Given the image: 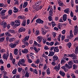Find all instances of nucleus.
<instances>
[{
    "label": "nucleus",
    "instance_id": "38",
    "mask_svg": "<svg viewBox=\"0 0 78 78\" xmlns=\"http://www.w3.org/2000/svg\"><path fill=\"white\" fill-rule=\"evenodd\" d=\"M18 17L19 19H25V17L24 16H19Z\"/></svg>",
    "mask_w": 78,
    "mask_h": 78
},
{
    "label": "nucleus",
    "instance_id": "7",
    "mask_svg": "<svg viewBox=\"0 0 78 78\" xmlns=\"http://www.w3.org/2000/svg\"><path fill=\"white\" fill-rule=\"evenodd\" d=\"M60 64H58L57 66H56L54 68V69H56V71H59V70L60 69Z\"/></svg>",
    "mask_w": 78,
    "mask_h": 78
},
{
    "label": "nucleus",
    "instance_id": "21",
    "mask_svg": "<svg viewBox=\"0 0 78 78\" xmlns=\"http://www.w3.org/2000/svg\"><path fill=\"white\" fill-rule=\"evenodd\" d=\"M19 52V51H18V49H15L14 50V54L15 55H17V54Z\"/></svg>",
    "mask_w": 78,
    "mask_h": 78
},
{
    "label": "nucleus",
    "instance_id": "14",
    "mask_svg": "<svg viewBox=\"0 0 78 78\" xmlns=\"http://www.w3.org/2000/svg\"><path fill=\"white\" fill-rule=\"evenodd\" d=\"M54 52H59V50L58 48V47H54Z\"/></svg>",
    "mask_w": 78,
    "mask_h": 78
},
{
    "label": "nucleus",
    "instance_id": "3",
    "mask_svg": "<svg viewBox=\"0 0 78 78\" xmlns=\"http://www.w3.org/2000/svg\"><path fill=\"white\" fill-rule=\"evenodd\" d=\"M29 37H30L29 36H27L26 37H25L23 40V41L24 43V44L25 45H26V46H28V42L27 41H28V39H29Z\"/></svg>",
    "mask_w": 78,
    "mask_h": 78
},
{
    "label": "nucleus",
    "instance_id": "8",
    "mask_svg": "<svg viewBox=\"0 0 78 78\" xmlns=\"http://www.w3.org/2000/svg\"><path fill=\"white\" fill-rule=\"evenodd\" d=\"M15 23L18 24L19 23V24H15V27H18L20 25V21L17 20L15 21Z\"/></svg>",
    "mask_w": 78,
    "mask_h": 78
},
{
    "label": "nucleus",
    "instance_id": "43",
    "mask_svg": "<svg viewBox=\"0 0 78 78\" xmlns=\"http://www.w3.org/2000/svg\"><path fill=\"white\" fill-rule=\"evenodd\" d=\"M62 24L61 23H59L58 24V27L59 29H61V27L62 25Z\"/></svg>",
    "mask_w": 78,
    "mask_h": 78
},
{
    "label": "nucleus",
    "instance_id": "64",
    "mask_svg": "<svg viewBox=\"0 0 78 78\" xmlns=\"http://www.w3.org/2000/svg\"><path fill=\"white\" fill-rule=\"evenodd\" d=\"M34 73H35V74H37V70L36 69H34Z\"/></svg>",
    "mask_w": 78,
    "mask_h": 78
},
{
    "label": "nucleus",
    "instance_id": "41",
    "mask_svg": "<svg viewBox=\"0 0 78 78\" xmlns=\"http://www.w3.org/2000/svg\"><path fill=\"white\" fill-rule=\"evenodd\" d=\"M5 37H2L0 38V42H3L4 41V40H5Z\"/></svg>",
    "mask_w": 78,
    "mask_h": 78
},
{
    "label": "nucleus",
    "instance_id": "33",
    "mask_svg": "<svg viewBox=\"0 0 78 78\" xmlns=\"http://www.w3.org/2000/svg\"><path fill=\"white\" fill-rule=\"evenodd\" d=\"M67 45L68 46V48H70L71 47V46H72V43H71L70 42H69L67 44Z\"/></svg>",
    "mask_w": 78,
    "mask_h": 78
},
{
    "label": "nucleus",
    "instance_id": "36",
    "mask_svg": "<svg viewBox=\"0 0 78 78\" xmlns=\"http://www.w3.org/2000/svg\"><path fill=\"white\" fill-rule=\"evenodd\" d=\"M41 2H40V1H37L35 3V5L36 6H38V5H40V4H41Z\"/></svg>",
    "mask_w": 78,
    "mask_h": 78
},
{
    "label": "nucleus",
    "instance_id": "10",
    "mask_svg": "<svg viewBox=\"0 0 78 78\" xmlns=\"http://www.w3.org/2000/svg\"><path fill=\"white\" fill-rule=\"evenodd\" d=\"M36 22H37V23H38L42 24L43 23H44V21H43L42 20H41L40 19L37 20Z\"/></svg>",
    "mask_w": 78,
    "mask_h": 78
},
{
    "label": "nucleus",
    "instance_id": "51",
    "mask_svg": "<svg viewBox=\"0 0 78 78\" xmlns=\"http://www.w3.org/2000/svg\"><path fill=\"white\" fill-rule=\"evenodd\" d=\"M48 19H49V21H51L52 20V17L51 16H49L48 17Z\"/></svg>",
    "mask_w": 78,
    "mask_h": 78
},
{
    "label": "nucleus",
    "instance_id": "42",
    "mask_svg": "<svg viewBox=\"0 0 78 78\" xmlns=\"http://www.w3.org/2000/svg\"><path fill=\"white\" fill-rule=\"evenodd\" d=\"M37 15H35L34 18L33 19V20L31 21V23H32V22H33V21H34V20L36 19H37Z\"/></svg>",
    "mask_w": 78,
    "mask_h": 78
},
{
    "label": "nucleus",
    "instance_id": "2",
    "mask_svg": "<svg viewBox=\"0 0 78 78\" xmlns=\"http://www.w3.org/2000/svg\"><path fill=\"white\" fill-rule=\"evenodd\" d=\"M72 65H73V62H72V61H71L68 62V65L66 64L65 65V67L66 69L68 68L69 69L72 67Z\"/></svg>",
    "mask_w": 78,
    "mask_h": 78
},
{
    "label": "nucleus",
    "instance_id": "17",
    "mask_svg": "<svg viewBox=\"0 0 78 78\" xmlns=\"http://www.w3.org/2000/svg\"><path fill=\"white\" fill-rule=\"evenodd\" d=\"M66 62V58L65 57H63L61 61V63H62L63 64H64L65 62Z\"/></svg>",
    "mask_w": 78,
    "mask_h": 78
},
{
    "label": "nucleus",
    "instance_id": "18",
    "mask_svg": "<svg viewBox=\"0 0 78 78\" xmlns=\"http://www.w3.org/2000/svg\"><path fill=\"white\" fill-rule=\"evenodd\" d=\"M63 20L64 22H65L67 20V15L66 14H64L63 15Z\"/></svg>",
    "mask_w": 78,
    "mask_h": 78
},
{
    "label": "nucleus",
    "instance_id": "24",
    "mask_svg": "<svg viewBox=\"0 0 78 78\" xmlns=\"http://www.w3.org/2000/svg\"><path fill=\"white\" fill-rule=\"evenodd\" d=\"M13 9L14 10L13 11L14 12L16 13V12H18V11H19V9L16 8V7H13Z\"/></svg>",
    "mask_w": 78,
    "mask_h": 78
},
{
    "label": "nucleus",
    "instance_id": "45",
    "mask_svg": "<svg viewBox=\"0 0 78 78\" xmlns=\"http://www.w3.org/2000/svg\"><path fill=\"white\" fill-rule=\"evenodd\" d=\"M69 9H66L64 10V12L68 14L69 13Z\"/></svg>",
    "mask_w": 78,
    "mask_h": 78
},
{
    "label": "nucleus",
    "instance_id": "5",
    "mask_svg": "<svg viewBox=\"0 0 78 78\" xmlns=\"http://www.w3.org/2000/svg\"><path fill=\"white\" fill-rule=\"evenodd\" d=\"M73 33L74 34V35H76L77 34H78V29L77 26H76L75 29L74 30Z\"/></svg>",
    "mask_w": 78,
    "mask_h": 78
},
{
    "label": "nucleus",
    "instance_id": "4",
    "mask_svg": "<svg viewBox=\"0 0 78 78\" xmlns=\"http://www.w3.org/2000/svg\"><path fill=\"white\" fill-rule=\"evenodd\" d=\"M9 56V51L7 50V54H4L3 55V58L4 59H5L6 60H7V59H8V58Z\"/></svg>",
    "mask_w": 78,
    "mask_h": 78
},
{
    "label": "nucleus",
    "instance_id": "31",
    "mask_svg": "<svg viewBox=\"0 0 78 78\" xmlns=\"http://www.w3.org/2000/svg\"><path fill=\"white\" fill-rule=\"evenodd\" d=\"M61 68L62 69H64V70L65 71V72H67V71H68V69L67 68H66L65 66L62 67Z\"/></svg>",
    "mask_w": 78,
    "mask_h": 78
},
{
    "label": "nucleus",
    "instance_id": "34",
    "mask_svg": "<svg viewBox=\"0 0 78 78\" xmlns=\"http://www.w3.org/2000/svg\"><path fill=\"white\" fill-rule=\"evenodd\" d=\"M72 55V54H65L64 55V57H70L71 58V56Z\"/></svg>",
    "mask_w": 78,
    "mask_h": 78
},
{
    "label": "nucleus",
    "instance_id": "20",
    "mask_svg": "<svg viewBox=\"0 0 78 78\" xmlns=\"http://www.w3.org/2000/svg\"><path fill=\"white\" fill-rule=\"evenodd\" d=\"M21 51L22 53H27L28 52V50L27 49L25 48L24 50H23Z\"/></svg>",
    "mask_w": 78,
    "mask_h": 78
},
{
    "label": "nucleus",
    "instance_id": "27",
    "mask_svg": "<svg viewBox=\"0 0 78 78\" xmlns=\"http://www.w3.org/2000/svg\"><path fill=\"white\" fill-rule=\"evenodd\" d=\"M6 12V10H2L1 12V14L2 15H3V14L5 15V12Z\"/></svg>",
    "mask_w": 78,
    "mask_h": 78
},
{
    "label": "nucleus",
    "instance_id": "46",
    "mask_svg": "<svg viewBox=\"0 0 78 78\" xmlns=\"http://www.w3.org/2000/svg\"><path fill=\"white\" fill-rule=\"evenodd\" d=\"M71 76L72 78H75V74L73 73H72L71 74Z\"/></svg>",
    "mask_w": 78,
    "mask_h": 78
},
{
    "label": "nucleus",
    "instance_id": "57",
    "mask_svg": "<svg viewBox=\"0 0 78 78\" xmlns=\"http://www.w3.org/2000/svg\"><path fill=\"white\" fill-rule=\"evenodd\" d=\"M31 66H32V67H36V68H37V66H35V65L34 64H32Z\"/></svg>",
    "mask_w": 78,
    "mask_h": 78
},
{
    "label": "nucleus",
    "instance_id": "29",
    "mask_svg": "<svg viewBox=\"0 0 78 78\" xmlns=\"http://www.w3.org/2000/svg\"><path fill=\"white\" fill-rule=\"evenodd\" d=\"M2 25L3 26V27L4 28H5L6 27H7V24H6V23L4 22L2 24Z\"/></svg>",
    "mask_w": 78,
    "mask_h": 78
},
{
    "label": "nucleus",
    "instance_id": "9",
    "mask_svg": "<svg viewBox=\"0 0 78 78\" xmlns=\"http://www.w3.org/2000/svg\"><path fill=\"white\" fill-rule=\"evenodd\" d=\"M42 39H43V37L39 36L37 37V41H38L39 43H41L42 40Z\"/></svg>",
    "mask_w": 78,
    "mask_h": 78
},
{
    "label": "nucleus",
    "instance_id": "52",
    "mask_svg": "<svg viewBox=\"0 0 78 78\" xmlns=\"http://www.w3.org/2000/svg\"><path fill=\"white\" fill-rule=\"evenodd\" d=\"M34 9H35L37 11H38V10L39 9V7L36 6V7H35L34 8Z\"/></svg>",
    "mask_w": 78,
    "mask_h": 78
},
{
    "label": "nucleus",
    "instance_id": "53",
    "mask_svg": "<svg viewBox=\"0 0 78 78\" xmlns=\"http://www.w3.org/2000/svg\"><path fill=\"white\" fill-rule=\"evenodd\" d=\"M2 16L1 17V18L2 19H5V14L2 15Z\"/></svg>",
    "mask_w": 78,
    "mask_h": 78
},
{
    "label": "nucleus",
    "instance_id": "25",
    "mask_svg": "<svg viewBox=\"0 0 78 78\" xmlns=\"http://www.w3.org/2000/svg\"><path fill=\"white\" fill-rule=\"evenodd\" d=\"M59 74L63 77H64V76L65 75V73H64V72H62V71H60L59 72Z\"/></svg>",
    "mask_w": 78,
    "mask_h": 78
},
{
    "label": "nucleus",
    "instance_id": "13",
    "mask_svg": "<svg viewBox=\"0 0 78 78\" xmlns=\"http://www.w3.org/2000/svg\"><path fill=\"white\" fill-rule=\"evenodd\" d=\"M26 22H27V20H23L21 24L22 26L23 27H25L26 24H27Z\"/></svg>",
    "mask_w": 78,
    "mask_h": 78
},
{
    "label": "nucleus",
    "instance_id": "11",
    "mask_svg": "<svg viewBox=\"0 0 78 78\" xmlns=\"http://www.w3.org/2000/svg\"><path fill=\"white\" fill-rule=\"evenodd\" d=\"M71 58H73L72 59L73 60H74V59H77V58H76V55H75V54H71Z\"/></svg>",
    "mask_w": 78,
    "mask_h": 78
},
{
    "label": "nucleus",
    "instance_id": "37",
    "mask_svg": "<svg viewBox=\"0 0 78 78\" xmlns=\"http://www.w3.org/2000/svg\"><path fill=\"white\" fill-rule=\"evenodd\" d=\"M70 35L71 37H73V35L72 34V30H70Z\"/></svg>",
    "mask_w": 78,
    "mask_h": 78
},
{
    "label": "nucleus",
    "instance_id": "6",
    "mask_svg": "<svg viewBox=\"0 0 78 78\" xmlns=\"http://www.w3.org/2000/svg\"><path fill=\"white\" fill-rule=\"evenodd\" d=\"M26 30V29H25V28H24L23 27H21L18 30V32L19 33H21V32H24V31H25Z\"/></svg>",
    "mask_w": 78,
    "mask_h": 78
},
{
    "label": "nucleus",
    "instance_id": "39",
    "mask_svg": "<svg viewBox=\"0 0 78 78\" xmlns=\"http://www.w3.org/2000/svg\"><path fill=\"white\" fill-rule=\"evenodd\" d=\"M17 73V69H15L13 70L12 72V73L13 74H16Z\"/></svg>",
    "mask_w": 78,
    "mask_h": 78
},
{
    "label": "nucleus",
    "instance_id": "56",
    "mask_svg": "<svg viewBox=\"0 0 78 78\" xmlns=\"http://www.w3.org/2000/svg\"><path fill=\"white\" fill-rule=\"evenodd\" d=\"M33 61H32V60L31 59H28V62H29V63H31Z\"/></svg>",
    "mask_w": 78,
    "mask_h": 78
},
{
    "label": "nucleus",
    "instance_id": "60",
    "mask_svg": "<svg viewBox=\"0 0 78 78\" xmlns=\"http://www.w3.org/2000/svg\"><path fill=\"white\" fill-rule=\"evenodd\" d=\"M7 67L8 68H10L11 67V65L10 64H8L7 65Z\"/></svg>",
    "mask_w": 78,
    "mask_h": 78
},
{
    "label": "nucleus",
    "instance_id": "55",
    "mask_svg": "<svg viewBox=\"0 0 78 78\" xmlns=\"http://www.w3.org/2000/svg\"><path fill=\"white\" fill-rule=\"evenodd\" d=\"M70 16L72 17H73V12H72V11H71V12Z\"/></svg>",
    "mask_w": 78,
    "mask_h": 78
},
{
    "label": "nucleus",
    "instance_id": "59",
    "mask_svg": "<svg viewBox=\"0 0 78 78\" xmlns=\"http://www.w3.org/2000/svg\"><path fill=\"white\" fill-rule=\"evenodd\" d=\"M44 50H48V47L47 46H45L44 47Z\"/></svg>",
    "mask_w": 78,
    "mask_h": 78
},
{
    "label": "nucleus",
    "instance_id": "63",
    "mask_svg": "<svg viewBox=\"0 0 78 78\" xmlns=\"http://www.w3.org/2000/svg\"><path fill=\"white\" fill-rule=\"evenodd\" d=\"M78 41V37H76L73 41L75 42V41Z\"/></svg>",
    "mask_w": 78,
    "mask_h": 78
},
{
    "label": "nucleus",
    "instance_id": "28",
    "mask_svg": "<svg viewBox=\"0 0 78 78\" xmlns=\"http://www.w3.org/2000/svg\"><path fill=\"white\" fill-rule=\"evenodd\" d=\"M58 3L59 6H63V3L60 1H59Z\"/></svg>",
    "mask_w": 78,
    "mask_h": 78
},
{
    "label": "nucleus",
    "instance_id": "35",
    "mask_svg": "<svg viewBox=\"0 0 78 78\" xmlns=\"http://www.w3.org/2000/svg\"><path fill=\"white\" fill-rule=\"evenodd\" d=\"M12 13V10L9 9L8 11V15L11 16Z\"/></svg>",
    "mask_w": 78,
    "mask_h": 78
},
{
    "label": "nucleus",
    "instance_id": "32",
    "mask_svg": "<svg viewBox=\"0 0 78 78\" xmlns=\"http://www.w3.org/2000/svg\"><path fill=\"white\" fill-rule=\"evenodd\" d=\"M27 5L28 2H24L23 5V8H25L27 6Z\"/></svg>",
    "mask_w": 78,
    "mask_h": 78
},
{
    "label": "nucleus",
    "instance_id": "40",
    "mask_svg": "<svg viewBox=\"0 0 78 78\" xmlns=\"http://www.w3.org/2000/svg\"><path fill=\"white\" fill-rule=\"evenodd\" d=\"M46 72L48 75H50V69H49V68L47 69Z\"/></svg>",
    "mask_w": 78,
    "mask_h": 78
},
{
    "label": "nucleus",
    "instance_id": "1",
    "mask_svg": "<svg viewBox=\"0 0 78 78\" xmlns=\"http://www.w3.org/2000/svg\"><path fill=\"white\" fill-rule=\"evenodd\" d=\"M25 61L24 59H22L20 60L18 62L17 64L19 66H26L27 65L25 64Z\"/></svg>",
    "mask_w": 78,
    "mask_h": 78
},
{
    "label": "nucleus",
    "instance_id": "48",
    "mask_svg": "<svg viewBox=\"0 0 78 78\" xmlns=\"http://www.w3.org/2000/svg\"><path fill=\"white\" fill-rule=\"evenodd\" d=\"M10 57L11 58L10 60H11V61H12L13 57H12V54L11 53H10Z\"/></svg>",
    "mask_w": 78,
    "mask_h": 78
},
{
    "label": "nucleus",
    "instance_id": "22",
    "mask_svg": "<svg viewBox=\"0 0 78 78\" xmlns=\"http://www.w3.org/2000/svg\"><path fill=\"white\" fill-rule=\"evenodd\" d=\"M15 39V38L14 37H12L11 38H9V42H12V41H14Z\"/></svg>",
    "mask_w": 78,
    "mask_h": 78
},
{
    "label": "nucleus",
    "instance_id": "26",
    "mask_svg": "<svg viewBox=\"0 0 78 78\" xmlns=\"http://www.w3.org/2000/svg\"><path fill=\"white\" fill-rule=\"evenodd\" d=\"M5 35L7 36H8L9 37H11L12 36L11 34L9 33V32H7L5 33Z\"/></svg>",
    "mask_w": 78,
    "mask_h": 78
},
{
    "label": "nucleus",
    "instance_id": "50",
    "mask_svg": "<svg viewBox=\"0 0 78 78\" xmlns=\"http://www.w3.org/2000/svg\"><path fill=\"white\" fill-rule=\"evenodd\" d=\"M73 62L74 63H75V64H78V61L77 60H73Z\"/></svg>",
    "mask_w": 78,
    "mask_h": 78
},
{
    "label": "nucleus",
    "instance_id": "23",
    "mask_svg": "<svg viewBox=\"0 0 78 78\" xmlns=\"http://www.w3.org/2000/svg\"><path fill=\"white\" fill-rule=\"evenodd\" d=\"M53 8H51L50 9V10L49 11V14L51 16H52V15H53Z\"/></svg>",
    "mask_w": 78,
    "mask_h": 78
},
{
    "label": "nucleus",
    "instance_id": "44",
    "mask_svg": "<svg viewBox=\"0 0 78 78\" xmlns=\"http://www.w3.org/2000/svg\"><path fill=\"white\" fill-rule=\"evenodd\" d=\"M9 32L11 33H15V31L12 30H9Z\"/></svg>",
    "mask_w": 78,
    "mask_h": 78
},
{
    "label": "nucleus",
    "instance_id": "19",
    "mask_svg": "<svg viewBox=\"0 0 78 78\" xmlns=\"http://www.w3.org/2000/svg\"><path fill=\"white\" fill-rule=\"evenodd\" d=\"M53 58L54 61H56L58 59V57H57V55H55L53 57Z\"/></svg>",
    "mask_w": 78,
    "mask_h": 78
},
{
    "label": "nucleus",
    "instance_id": "61",
    "mask_svg": "<svg viewBox=\"0 0 78 78\" xmlns=\"http://www.w3.org/2000/svg\"><path fill=\"white\" fill-rule=\"evenodd\" d=\"M65 38V36H62V41H64V38Z\"/></svg>",
    "mask_w": 78,
    "mask_h": 78
},
{
    "label": "nucleus",
    "instance_id": "30",
    "mask_svg": "<svg viewBox=\"0 0 78 78\" xmlns=\"http://www.w3.org/2000/svg\"><path fill=\"white\" fill-rule=\"evenodd\" d=\"M29 73H28V71H27L25 75V77H27V78H28V77H29Z\"/></svg>",
    "mask_w": 78,
    "mask_h": 78
},
{
    "label": "nucleus",
    "instance_id": "15",
    "mask_svg": "<svg viewBox=\"0 0 78 78\" xmlns=\"http://www.w3.org/2000/svg\"><path fill=\"white\" fill-rule=\"evenodd\" d=\"M54 55H55V52L53 51H51L49 52V54L48 56H53Z\"/></svg>",
    "mask_w": 78,
    "mask_h": 78
},
{
    "label": "nucleus",
    "instance_id": "16",
    "mask_svg": "<svg viewBox=\"0 0 78 78\" xmlns=\"http://www.w3.org/2000/svg\"><path fill=\"white\" fill-rule=\"evenodd\" d=\"M46 44L48 45H51V46H52L54 44V42H51L50 43H49L48 42H46Z\"/></svg>",
    "mask_w": 78,
    "mask_h": 78
},
{
    "label": "nucleus",
    "instance_id": "58",
    "mask_svg": "<svg viewBox=\"0 0 78 78\" xmlns=\"http://www.w3.org/2000/svg\"><path fill=\"white\" fill-rule=\"evenodd\" d=\"M66 31L65 30H63L62 31V34H64L66 33Z\"/></svg>",
    "mask_w": 78,
    "mask_h": 78
},
{
    "label": "nucleus",
    "instance_id": "12",
    "mask_svg": "<svg viewBox=\"0 0 78 78\" xmlns=\"http://www.w3.org/2000/svg\"><path fill=\"white\" fill-rule=\"evenodd\" d=\"M9 45L12 48H15L16 47V45H17V44H14L12 43H11Z\"/></svg>",
    "mask_w": 78,
    "mask_h": 78
},
{
    "label": "nucleus",
    "instance_id": "54",
    "mask_svg": "<svg viewBox=\"0 0 78 78\" xmlns=\"http://www.w3.org/2000/svg\"><path fill=\"white\" fill-rule=\"evenodd\" d=\"M22 69V68H18L17 69L18 72H21Z\"/></svg>",
    "mask_w": 78,
    "mask_h": 78
},
{
    "label": "nucleus",
    "instance_id": "49",
    "mask_svg": "<svg viewBox=\"0 0 78 78\" xmlns=\"http://www.w3.org/2000/svg\"><path fill=\"white\" fill-rule=\"evenodd\" d=\"M34 50H35L36 53H38V51H38L37 50V48L36 47H34Z\"/></svg>",
    "mask_w": 78,
    "mask_h": 78
},
{
    "label": "nucleus",
    "instance_id": "62",
    "mask_svg": "<svg viewBox=\"0 0 78 78\" xmlns=\"http://www.w3.org/2000/svg\"><path fill=\"white\" fill-rule=\"evenodd\" d=\"M9 39V37H6V42H8Z\"/></svg>",
    "mask_w": 78,
    "mask_h": 78
},
{
    "label": "nucleus",
    "instance_id": "47",
    "mask_svg": "<svg viewBox=\"0 0 78 78\" xmlns=\"http://www.w3.org/2000/svg\"><path fill=\"white\" fill-rule=\"evenodd\" d=\"M73 69L74 70H75V69H76V68H77V66H76V65H75V64L73 65Z\"/></svg>",
    "mask_w": 78,
    "mask_h": 78
}]
</instances>
